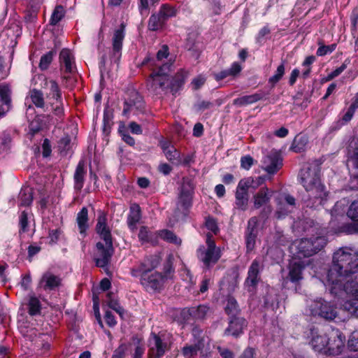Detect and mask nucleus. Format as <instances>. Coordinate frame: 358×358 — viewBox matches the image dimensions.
<instances>
[{"label": "nucleus", "instance_id": "nucleus-17", "mask_svg": "<svg viewBox=\"0 0 358 358\" xmlns=\"http://www.w3.org/2000/svg\"><path fill=\"white\" fill-rule=\"evenodd\" d=\"M60 71L64 73L73 74L76 71L74 57L69 49L63 48L59 53Z\"/></svg>", "mask_w": 358, "mask_h": 358}, {"label": "nucleus", "instance_id": "nucleus-12", "mask_svg": "<svg viewBox=\"0 0 358 358\" xmlns=\"http://www.w3.org/2000/svg\"><path fill=\"white\" fill-rule=\"evenodd\" d=\"M150 271H143L141 276V284L148 289H160L166 280V276L157 272L150 273Z\"/></svg>", "mask_w": 358, "mask_h": 358}, {"label": "nucleus", "instance_id": "nucleus-33", "mask_svg": "<svg viewBox=\"0 0 358 358\" xmlns=\"http://www.w3.org/2000/svg\"><path fill=\"white\" fill-rule=\"evenodd\" d=\"M34 199V193L32 188L24 187L20 189L18 196L19 206H29L32 203Z\"/></svg>", "mask_w": 358, "mask_h": 358}, {"label": "nucleus", "instance_id": "nucleus-57", "mask_svg": "<svg viewBox=\"0 0 358 358\" xmlns=\"http://www.w3.org/2000/svg\"><path fill=\"white\" fill-rule=\"evenodd\" d=\"M52 147L50 141L48 138H45L42 144V155L43 157L47 158L51 155Z\"/></svg>", "mask_w": 358, "mask_h": 358}, {"label": "nucleus", "instance_id": "nucleus-28", "mask_svg": "<svg viewBox=\"0 0 358 358\" xmlns=\"http://www.w3.org/2000/svg\"><path fill=\"white\" fill-rule=\"evenodd\" d=\"M162 149L168 160L176 165L180 164L181 158L179 152L169 141H161Z\"/></svg>", "mask_w": 358, "mask_h": 358}, {"label": "nucleus", "instance_id": "nucleus-42", "mask_svg": "<svg viewBox=\"0 0 358 358\" xmlns=\"http://www.w3.org/2000/svg\"><path fill=\"white\" fill-rule=\"evenodd\" d=\"M157 237L176 245H180L181 240L171 231L164 229L157 232Z\"/></svg>", "mask_w": 358, "mask_h": 358}, {"label": "nucleus", "instance_id": "nucleus-38", "mask_svg": "<svg viewBox=\"0 0 358 358\" xmlns=\"http://www.w3.org/2000/svg\"><path fill=\"white\" fill-rule=\"evenodd\" d=\"M44 121L42 115H37L29 124V134L34 137L36 134L43 130Z\"/></svg>", "mask_w": 358, "mask_h": 358}, {"label": "nucleus", "instance_id": "nucleus-44", "mask_svg": "<svg viewBox=\"0 0 358 358\" xmlns=\"http://www.w3.org/2000/svg\"><path fill=\"white\" fill-rule=\"evenodd\" d=\"M161 261V257L159 255H155L151 256L150 257L146 259L143 263V270L145 271H150L156 268Z\"/></svg>", "mask_w": 358, "mask_h": 358}, {"label": "nucleus", "instance_id": "nucleus-26", "mask_svg": "<svg viewBox=\"0 0 358 358\" xmlns=\"http://www.w3.org/2000/svg\"><path fill=\"white\" fill-rule=\"evenodd\" d=\"M118 132L122 141L131 147L134 145V138L130 136V134H134V121L130 122L128 126L124 122H120Z\"/></svg>", "mask_w": 358, "mask_h": 358}, {"label": "nucleus", "instance_id": "nucleus-58", "mask_svg": "<svg viewBox=\"0 0 358 358\" xmlns=\"http://www.w3.org/2000/svg\"><path fill=\"white\" fill-rule=\"evenodd\" d=\"M127 224L130 230L134 231V203H130L129 214L127 217Z\"/></svg>", "mask_w": 358, "mask_h": 358}, {"label": "nucleus", "instance_id": "nucleus-18", "mask_svg": "<svg viewBox=\"0 0 358 358\" xmlns=\"http://www.w3.org/2000/svg\"><path fill=\"white\" fill-rule=\"evenodd\" d=\"M282 166V159L277 152L265 156L262 161V168L269 174L275 173Z\"/></svg>", "mask_w": 358, "mask_h": 358}, {"label": "nucleus", "instance_id": "nucleus-37", "mask_svg": "<svg viewBox=\"0 0 358 358\" xmlns=\"http://www.w3.org/2000/svg\"><path fill=\"white\" fill-rule=\"evenodd\" d=\"M210 309L208 306L201 305L197 307H192L189 310H184L182 312V315L188 314L196 319H203L209 313Z\"/></svg>", "mask_w": 358, "mask_h": 358}, {"label": "nucleus", "instance_id": "nucleus-23", "mask_svg": "<svg viewBox=\"0 0 358 358\" xmlns=\"http://www.w3.org/2000/svg\"><path fill=\"white\" fill-rule=\"evenodd\" d=\"M45 291L55 290L62 283V279L50 272L45 273L40 282Z\"/></svg>", "mask_w": 358, "mask_h": 358}, {"label": "nucleus", "instance_id": "nucleus-41", "mask_svg": "<svg viewBox=\"0 0 358 358\" xmlns=\"http://www.w3.org/2000/svg\"><path fill=\"white\" fill-rule=\"evenodd\" d=\"M64 15L65 10L63 6L57 5L52 13L50 19V24L52 26L57 24L64 17Z\"/></svg>", "mask_w": 358, "mask_h": 358}, {"label": "nucleus", "instance_id": "nucleus-10", "mask_svg": "<svg viewBox=\"0 0 358 358\" xmlns=\"http://www.w3.org/2000/svg\"><path fill=\"white\" fill-rule=\"evenodd\" d=\"M345 336L340 331L337 329H332L328 334V341L326 347V355H340L345 347Z\"/></svg>", "mask_w": 358, "mask_h": 358}, {"label": "nucleus", "instance_id": "nucleus-8", "mask_svg": "<svg viewBox=\"0 0 358 358\" xmlns=\"http://www.w3.org/2000/svg\"><path fill=\"white\" fill-rule=\"evenodd\" d=\"M171 343V337L169 334L164 331L158 334L152 333L149 338L148 355L162 357L170 350Z\"/></svg>", "mask_w": 358, "mask_h": 358}, {"label": "nucleus", "instance_id": "nucleus-30", "mask_svg": "<svg viewBox=\"0 0 358 358\" xmlns=\"http://www.w3.org/2000/svg\"><path fill=\"white\" fill-rule=\"evenodd\" d=\"M125 25L121 23L120 27L114 32L113 37V52L114 56L117 55V58L120 56V52L122 48V41L124 38Z\"/></svg>", "mask_w": 358, "mask_h": 358}, {"label": "nucleus", "instance_id": "nucleus-62", "mask_svg": "<svg viewBox=\"0 0 358 358\" xmlns=\"http://www.w3.org/2000/svg\"><path fill=\"white\" fill-rule=\"evenodd\" d=\"M253 164V159L249 155L244 156L241 159V168L249 170Z\"/></svg>", "mask_w": 358, "mask_h": 358}, {"label": "nucleus", "instance_id": "nucleus-15", "mask_svg": "<svg viewBox=\"0 0 358 358\" xmlns=\"http://www.w3.org/2000/svg\"><path fill=\"white\" fill-rule=\"evenodd\" d=\"M107 220L106 214L103 211H99L95 231L101 240L110 245L113 243V237Z\"/></svg>", "mask_w": 358, "mask_h": 358}, {"label": "nucleus", "instance_id": "nucleus-27", "mask_svg": "<svg viewBox=\"0 0 358 358\" xmlns=\"http://www.w3.org/2000/svg\"><path fill=\"white\" fill-rule=\"evenodd\" d=\"M273 194V191L264 187L261 188L253 196L254 206L255 208H259L262 206L266 205L271 200Z\"/></svg>", "mask_w": 358, "mask_h": 358}, {"label": "nucleus", "instance_id": "nucleus-64", "mask_svg": "<svg viewBox=\"0 0 358 358\" xmlns=\"http://www.w3.org/2000/svg\"><path fill=\"white\" fill-rule=\"evenodd\" d=\"M169 55V48H168L167 45H164L157 52V59L158 62H162V61H163L164 59L167 58Z\"/></svg>", "mask_w": 358, "mask_h": 358}, {"label": "nucleus", "instance_id": "nucleus-22", "mask_svg": "<svg viewBox=\"0 0 358 358\" xmlns=\"http://www.w3.org/2000/svg\"><path fill=\"white\" fill-rule=\"evenodd\" d=\"M304 268V264L296 259L290 262L288 266L287 278L293 283L299 282L302 278V271Z\"/></svg>", "mask_w": 358, "mask_h": 358}, {"label": "nucleus", "instance_id": "nucleus-16", "mask_svg": "<svg viewBox=\"0 0 358 358\" xmlns=\"http://www.w3.org/2000/svg\"><path fill=\"white\" fill-rule=\"evenodd\" d=\"M193 190L194 185L192 181L189 179H184L178 198V208L181 207L183 210H186L190 206Z\"/></svg>", "mask_w": 358, "mask_h": 358}, {"label": "nucleus", "instance_id": "nucleus-48", "mask_svg": "<svg viewBox=\"0 0 358 358\" xmlns=\"http://www.w3.org/2000/svg\"><path fill=\"white\" fill-rule=\"evenodd\" d=\"M71 137L67 134L62 137L58 142V147L60 152L67 155L71 148Z\"/></svg>", "mask_w": 358, "mask_h": 358}, {"label": "nucleus", "instance_id": "nucleus-2", "mask_svg": "<svg viewBox=\"0 0 358 358\" xmlns=\"http://www.w3.org/2000/svg\"><path fill=\"white\" fill-rule=\"evenodd\" d=\"M300 182L307 194V198L303 199L306 206L313 208L321 205L327 196V191L320 180V168L312 165L302 169Z\"/></svg>", "mask_w": 358, "mask_h": 358}, {"label": "nucleus", "instance_id": "nucleus-13", "mask_svg": "<svg viewBox=\"0 0 358 358\" xmlns=\"http://www.w3.org/2000/svg\"><path fill=\"white\" fill-rule=\"evenodd\" d=\"M13 108L12 90L6 83L0 84V120Z\"/></svg>", "mask_w": 358, "mask_h": 358}, {"label": "nucleus", "instance_id": "nucleus-34", "mask_svg": "<svg viewBox=\"0 0 358 358\" xmlns=\"http://www.w3.org/2000/svg\"><path fill=\"white\" fill-rule=\"evenodd\" d=\"M30 99L32 103L37 108H41L44 112H45L48 109V106H46L43 93L41 90L37 89H33L30 91Z\"/></svg>", "mask_w": 358, "mask_h": 358}, {"label": "nucleus", "instance_id": "nucleus-39", "mask_svg": "<svg viewBox=\"0 0 358 358\" xmlns=\"http://www.w3.org/2000/svg\"><path fill=\"white\" fill-rule=\"evenodd\" d=\"M160 0H139L138 12L143 19L147 17L150 13V6L159 3Z\"/></svg>", "mask_w": 358, "mask_h": 358}, {"label": "nucleus", "instance_id": "nucleus-7", "mask_svg": "<svg viewBox=\"0 0 358 358\" xmlns=\"http://www.w3.org/2000/svg\"><path fill=\"white\" fill-rule=\"evenodd\" d=\"M206 245H201L197 250V257L204 266L210 268L215 265L221 257V250L217 248L215 241L207 234Z\"/></svg>", "mask_w": 358, "mask_h": 358}, {"label": "nucleus", "instance_id": "nucleus-19", "mask_svg": "<svg viewBox=\"0 0 358 358\" xmlns=\"http://www.w3.org/2000/svg\"><path fill=\"white\" fill-rule=\"evenodd\" d=\"M348 288L353 292L352 299L339 303L343 310L348 312L351 315L358 317V285H350Z\"/></svg>", "mask_w": 358, "mask_h": 358}, {"label": "nucleus", "instance_id": "nucleus-3", "mask_svg": "<svg viewBox=\"0 0 358 358\" xmlns=\"http://www.w3.org/2000/svg\"><path fill=\"white\" fill-rule=\"evenodd\" d=\"M192 340L182 349L184 358H196L199 355L202 358L207 357L210 353V338L203 329L195 327L192 331Z\"/></svg>", "mask_w": 358, "mask_h": 358}, {"label": "nucleus", "instance_id": "nucleus-51", "mask_svg": "<svg viewBox=\"0 0 358 358\" xmlns=\"http://www.w3.org/2000/svg\"><path fill=\"white\" fill-rule=\"evenodd\" d=\"M284 199H285V203L287 205H288L291 208V209H288L285 212H282L280 210H278L277 213L278 215L279 218L281 217L282 216L286 215L288 212H290L292 210V209H293L295 207V205H296L295 199L289 194H285L284 196Z\"/></svg>", "mask_w": 358, "mask_h": 358}, {"label": "nucleus", "instance_id": "nucleus-47", "mask_svg": "<svg viewBox=\"0 0 358 358\" xmlns=\"http://www.w3.org/2000/svg\"><path fill=\"white\" fill-rule=\"evenodd\" d=\"M131 350V344L122 343L113 352L111 358H125L128 352Z\"/></svg>", "mask_w": 358, "mask_h": 358}, {"label": "nucleus", "instance_id": "nucleus-4", "mask_svg": "<svg viewBox=\"0 0 358 358\" xmlns=\"http://www.w3.org/2000/svg\"><path fill=\"white\" fill-rule=\"evenodd\" d=\"M327 244V239L324 236H316L310 238H301L295 241L290 249L295 252L296 255L301 257H310L320 251Z\"/></svg>", "mask_w": 358, "mask_h": 358}, {"label": "nucleus", "instance_id": "nucleus-54", "mask_svg": "<svg viewBox=\"0 0 358 358\" xmlns=\"http://www.w3.org/2000/svg\"><path fill=\"white\" fill-rule=\"evenodd\" d=\"M119 153L121 154L120 157L125 162L130 164L134 159V154L132 152H129L124 147H120Z\"/></svg>", "mask_w": 358, "mask_h": 358}, {"label": "nucleus", "instance_id": "nucleus-49", "mask_svg": "<svg viewBox=\"0 0 358 358\" xmlns=\"http://www.w3.org/2000/svg\"><path fill=\"white\" fill-rule=\"evenodd\" d=\"M248 203V195H244L239 192H236L235 204L236 208L242 210H245Z\"/></svg>", "mask_w": 358, "mask_h": 358}, {"label": "nucleus", "instance_id": "nucleus-29", "mask_svg": "<svg viewBox=\"0 0 358 358\" xmlns=\"http://www.w3.org/2000/svg\"><path fill=\"white\" fill-rule=\"evenodd\" d=\"M87 171L85 168V162L83 160H80L73 175L74 189L79 192L84 186L85 177Z\"/></svg>", "mask_w": 358, "mask_h": 358}, {"label": "nucleus", "instance_id": "nucleus-50", "mask_svg": "<svg viewBox=\"0 0 358 358\" xmlns=\"http://www.w3.org/2000/svg\"><path fill=\"white\" fill-rule=\"evenodd\" d=\"M284 74L285 64L282 63L278 66L274 75L269 78L268 83H271L273 86H274L278 82H279V80H281Z\"/></svg>", "mask_w": 358, "mask_h": 358}, {"label": "nucleus", "instance_id": "nucleus-59", "mask_svg": "<svg viewBox=\"0 0 358 358\" xmlns=\"http://www.w3.org/2000/svg\"><path fill=\"white\" fill-rule=\"evenodd\" d=\"M345 203V201H340L337 202L331 210V215L336 216L344 213Z\"/></svg>", "mask_w": 358, "mask_h": 358}, {"label": "nucleus", "instance_id": "nucleus-60", "mask_svg": "<svg viewBox=\"0 0 358 358\" xmlns=\"http://www.w3.org/2000/svg\"><path fill=\"white\" fill-rule=\"evenodd\" d=\"M104 320L106 324L110 327H113L117 324V321L114 315L110 310H106L104 315Z\"/></svg>", "mask_w": 358, "mask_h": 358}, {"label": "nucleus", "instance_id": "nucleus-36", "mask_svg": "<svg viewBox=\"0 0 358 358\" xmlns=\"http://www.w3.org/2000/svg\"><path fill=\"white\" fill-rule=\"evenodd\" d=\"M262 99V96L259 94H253L250 95H245L241 97L235 99L233 101V103L238 107L245 106L250 104L256 103Z\"/></svg>", "mask_w": 358, "mask_h": 358}, {"label": "nucleus", "instance_id": "nucleus-6", "mask_svg": "<svg viewBox=\"0 0 358 358\" xmlns=\"http://www.w3.org/2000/svg\"><path fill=\"white\" fill-rule=\"evenodd\" d=\"M177 9L175 6L163 3L159 7L157 12L152 13L148 20V27L150 31H159L164 29L167 21L176 17Z\"/></svg>", "mask_w": 358, "mask_h": 358}, {"label": "nucleus", "instance_id": "nucleus-55", "mask_svg": "<svg viewBox=\"0 0 358 358\" xmlns=\"http://www.w3.org/2000/svg\"><path fill=\"white\" fill-rule=\"evenodd\" d=\"M28 214L26 211H22L20 215V221H19V225L20 230L23 232H25L27 231L28 228Z\"/></svg>", "mask_w": 358, "mask_h": 358}, {"label": "nucleus", "instance_id": "nucleus-40", "mask_svg": "<svg viewBox=\"0 0 358 358\" xmlns=\"http://www.w3.org/2000/svg\"><path fill=\"white\" fill-rule=\"evenodd\" d=\"M57 55V51L52 49L45 54L43 55L40 59L38 67L41 71L47 70L52 63L54 57Z\"/></svg>", "mask_w": 358, "mask_h": 358}, {"label": "nucleus", "instance_id": "nucleus-20", "mask_svg": "<svg viewBox=\"0 0 358 358\" xmlns=\"http://www.w3.org/2000/svg\"><path fill=\"white\" fill-rule=\"evenodd\" d=\"M263 265L260 259H255L250 265L245 284L248 287H255L259 280V272L262 269Z\"/></svg>", "mask_w": 358, "mask_h": 358}, {"label": "nucleus", "instance_id": "nucleus-31", "mask_svg": "<svg viewBox=\"0 0 358 358\" xmlns=\"http://www.w3.org/2000/svg\"><path fill=\"white\" fill-rule=\"evenodd\" d=\"M245 320L243 318L235 317L232 319L228 328L225 330L224 334L227 336L231 335L238 337L243 332V329L245 326Z\"/></svg>", "mask_w": 358, "mask_h": 358}, {"label": "nucleus", "instance_id": "nucleus-45", "mask_svg": "<svg viewBox=\"0 0 358 358\" xmlns=\"http://www.w3.org/2000/svg\"><path fill=\"white\" fill-rule=\"evenodd\" d=\"M50 94L52 96V98L56 101L57 103H61L62 96L58 83L55 80H50Z\"/></svg>", "mask_w": 358, "mask_h": 358}, {"label": "nucleus", "instance_id": "nucleus-53", "mask_svg": "<svg viewBox=\"0 0 358 358\" xmlns=\"http://www.w3.org/2000/svg\"><path fill=\"white\" fill-rule=\"evenodd\" d=\"M226 312L232 316L236 315L238 312L236 301L234 298H229L225 308Z\"/></svg>", "mask_w": 358, "mask_h": 358}, {"label": "nucleus", "instance_id": "nucleus-46", "mask_svg": "<svg viewBox=\"0 0 358 358\" xmlns=\"http://www.w3.org/2000/svg\"><path fill=\"white\" fill-rule=\"evenodd\" d=\"M308 143L307 138L305 136H296L293 141L291 149L295 152L303 151Z\"/></svg>", "mask_w": 358, "mask_h": 358}, {"label": "nucleus", "instance_id": "nucleus-24", "mask_svg": "<svg viewBox=\"0 0 358 358\" xmlns=\"http://www.w3.org/2000/svg\"><path fill=\"white\" fill-rule=\"evenodd\" d=\"M263 182L261 177L257 178L256 181L251 177L241 179L238 184L236 192H239L244 195H248L250 188L255 189Z\"/></svg>", "mask_w": 358, "mask_h": 358}, {"label": "nucleus", "instance_id": "nucleus-14", "mask_svg": "<svg viewBox=\"0 0 358 358\" xmlns=\"http://www.w3.org/2000/svg\"><path fill=\"white\" fill-rule=\"evenodd\" d=\"M327 341L328 334L315 329L310 330L309 344L314 351L326 355Z\"/></svg>", "mask_w": 358, "mask_h": 358}, {"label": "nucleus", "instance_id": "nucleus-9", "mask_svg": "<svg viewBox=\"0 0 358 358\" xmlns=\"http://www.w3.org/2000/svg\"><path fill=\"white\" fill-rule=\"evenodd\" d=\"M96 252L94 256V261L96 267L101 268L107 275H109L108 265L114 253L113 243L105 245L101 242L96 243Z\"/></svg>", "mask_w": 358, "mask_h": 358}, {"label": "nucleus", "instance_id": "nucleus-63", "mask_svg": "<svg viewBox=\"0 0 358 358\" xmlns=\"http://www.w3.org/2000/svg\"><path fill=\"white\" fill-rule=\"evenodd\" d=\"M113 293H112V292H108L107 294V298H108L107 303H108V306L109 308L115 310L116 309L120 308V307L121 306L120 305V303H118V301L116 299H114L113 298Z\"/></svg>", "mask_w": 358, "mask_h": 358}, {"label": "nucleus", "instance_id": "nucleus-43", "mask_svg": "<svg viewBox=\"0 0 358 358\" xmlns=\"http://www.w3.org/2000/svg\"><path fill=\"white\" fill-rule=\"evenodd\" d=\"M138 238L142 244L146 243L155 244L157 243V236L155 237V235L151 234L145 227L141 228L138 233Z\"/></svg>", "mask_w": 358, "mask_h": 358}, {"label": "nucleus", "instance_id": "nucleus-61", "mask_svg": "<svg viewBox=\"0 0 358 358\" xmlns=\"http://www.w3.org/2000/svg\"><path fill=\"white\" fill-rule=\"evenodd\" d=\"M206 228L214 234L218 231V227L215 219L208 217L206 220Z\"/></svg>", "mask_w": 358, "mask_h": 358}, {"label": "nucleus", "instance_id": "nucleus-25", "mask_svg": "<svg viewBox=\"0 0 358 358\" xmlns=\"http://www.w3.org/2000/svg\"><path fill=\"white\" fill-rule=\"evenodd\" d=\"M134 106V87L130 84L124 91L122 115L128 117Z\"/></svg>", "mask_w": 358, "mask_h": 358}, {"label": "nucleus", "instance_id": "nucleus-11", "mask_svg": "<svg viewBox=\"0 0 358 358\" xmlns=\"http://www.w3.org/2000/svg\"><path fill=\"white\" fill-rule=\"evenodd\" d=\"M171 64L166 63L159 67L157 73L153 74L151 78V87L156 93L164 91L170 85V79L167 76Z\"/></svg>", "mask_w": 358, "mask_h": 358}, {"label": "nucleus", "instance_id": "nucleus-5", "mask_svg": "<svg viewBox=\"0 0 358 358\" xmlns=\"http://www.w3.org/2000/svg\"><path fill=\"white\" fill-rule=\"evenodd\" d=\"M307 311L311 315L319 316L327 320H333L338 314L335 301H327L322 298H316L306 301Z\"/></svg>", "mask_w": 358, "mask_h": 358}, {"label": "nucleus", "instance_id": "nucleus-56", "mask_svg": "<svg viewBox=\"0 0 358 358\" xmlns=\"http://www.w3.org/2000/svg\"><path fill=\"white\" fill-rule=\"evenodd\" d=\"M336 44H331L330 45H322L319 47L317 50V56H324L327 54L332 52L336 49Z\"/></svg>", "mask_w": 358, "mask_h": 358}, {"label": "nucleus", "instance_id": "nucleus-1", "mask_svg": "<svg viewBox=\"0 0 358 358\" xmlns=\"http://www.w3.org/2000/svg\"><path fill=\"white\" fill-rule=\"evenodd\" d=\"M358 285V254L349 248H341L333 256V264L328 270L324 285L335 295L353 296L348 287Z\"/></svg>", "mask_w": 358, "mask_h": 358}, {"label": "nucleus", "instance_id": "nucleus-35", "mask_svg": "<svg viewBox=\"0 0 358 358\" xmlns=\"http://www.w3.org/2000/svg\"><path fill=\"white\" fill-rule=\"evenodd\" d=\"M28 313L34 317L41 314L42 305L40 300L35 296H31L27 303Z\"/></svg>", "mask_w": 358, "mask_h": 358}, {"label": "nucleus", "instance_id": "nucleus-21", "mask_svg": "<svg viewBox=\"0 0 358 358\" xmlns=\"http://www.w3.org/2000/svg\"><path fill=\"white\" fill-rule=\"evenodd\" d=\"M257 218L253 217L248 221V229L246 232L245 241L248 252L253 250L255 246V240L257 235Z\"/></svg>", "mask_w": 358, "mask_h": 358}, {"label": "nucleus", "instance_id": "nucleus-52", "mask_svg": "<svg viewBox=\"0 0 358 358\" xmlns=\"http://www.w3.org/2000/svg\"><path fill=\"white\" fill-rule=\"evenodd\" d=\"M348 347L350 350L358 351V331H353L348 342Z\"/></svg>", "mask_w": 358, "mask_h": 358}, {"label": "nucleus", "instance_id": "nucleus-32", "mask_svg": "<svg viewBox=\"0 0 358 358\" xmlns=\"http://www.w3.org/2000/svg\"><path fill=\"white\" fill-rule=\"evenodd\" d=\"M88 221V209L87 207L84 206L78 213L76 216L78 231L83 237L86 236L87 230L89 229Z\"/></svg>", "mask_w": 358, "mask_h": 358}]
</instances>
